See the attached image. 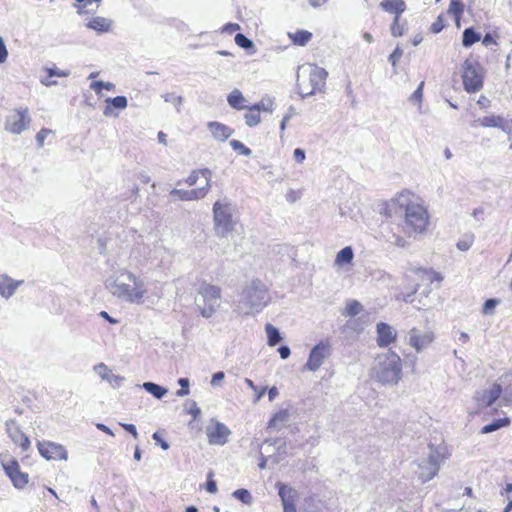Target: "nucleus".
Returning <instances> with one entry per match:
<instances>
[{"instance_id": "nucleus-1", "label": "nucleus", "mask_w": 512, "mask_h": 512, "mask_svg": "<svg viewBox=\"0 0 512 512\" xmlns=\"http://www.w3.org/2000/svg\"><path fill=\"white\" fill-rule=\"evenodd\" d=\"M413 195L409 191L400 192L391 205H397L404 214L403 229L408 235L421 234L427 230L429 215L423 204L412 200Z\"/></svg>"}, {"instance_id": "nucleus-2", "label": "nucleus", "mask_w": 512, "mask_h": 512, "mask_svg": "<svg viewBox=\"0 0 512 512\" xmlns=\"http://www.w3.org/2000/svg\"><path fill=\"white\" fill-rule=\"evenodd\" d=\"M106 288L117 298L129 303H142L145 289L142 280L122 269L116 271L105 282Z\"/></svg>"}, {"instance_id": "nucleus-3", "label": "nucleus", "mask_w": 512, "mask_h": 512, "mask_svg": "<svg viewBox=\"0 0 512 512\" xmlns=\"http://www.w3.org/2000/svg\"><path fill=\"white\" fill-rule=\"evenodd\" d=\"M270 300L267 286L260 279H252L242 288L237 309L244 315H253L261 312Z\"/></svg>"}, {"instance_id": "nucleus-4", "label": "nucleus", "mask_w": 512, "mask_h": 512, "mask_svg": "<svg viewBox=\"0 0 512 512\" xmlns=\"http://www.w3.org/2000/svg\"><path fill=\"white\" fill-rule=\"evenodd\" d=\"M375 380L383 385H395L402 375L401 358L392 351L379 354L372 368Z\"/></svg>"}, {"instance_id": "nucleus-5", "label": "nucleus", "mask_w": 512, "mask_h": 512, "mask_svg": "<svg viewBox=\"0 0 512 512\" xmlns=\"http://www.w3.org/2000/svg\"><path fill=\"white\" fill-rule=\"evenodd\" d=\"M212 210L215 235L219 238H228L238 223L236 205L225 197L217 200Z\"/></svg>"}, {"instance_id": "nucleus-6", "label": "nucleus", "mask_w": 512, "mask_h": 512, "mask_svg": "<svg viewBox=\"0 0 512 512\" xmlns=\"http://www.w3.org/2000/svg\"><path fill=\"white\" fill-rule=\"evenodd\" d=\"M327 72L316 65H306L299 68L297 85L302 97H308L321 91L325 85Z\"/></svg>"}, {"instance_id": "nucleus-7", "label": "nucleus", "mask_w": 512, "mask_h": 512, "mask_svg": "<svg viewBox=\"0 0 512 512\" xmlns=\"http://www.w3.org/2000/svg\"><path fill=\"white\" fill-rule=\"evenodd\" d=\"M428 450L427 456L416 462L417 470L415 473L422 483L430 481L438 474L445 459L443 447L430 444Z\"/></svg>"}, {"instance_id": "nucleus-8", "label": "nucleus", "mask_w": 512, "mask_h": 512, "mask_svg": "<svg viewBox=\"0 0 512 512\" xmlns=\"http://www.w3.org/2000/svg\"><path fill=\"white\" fill-rule=\"evenodd\" d=\"M221 301V289L216 285L202 282L198 288V297L195 302L200 314L204 318H210L219 307Z\"/></svg>"}, {"instance_id": "nucleus-9", "label": "nucleus", "mask_w": 512, "mask_h": 512, "mask_svg": "<svg viewBox=\"0 0 512 512\" xmlns=\"http://www.w3.org/2000/svg\"><path fill=\"white\" fill-rule=\"evenodd\" d=\"M463 86L466 92L475 93L483 87L482 67L474 59H466L462 64Z\"/></svg>"}, {"instance_id": "nucleus-10", "label": "nucleus", "mask_w": 512, "mask_h": 512, "mask_svg": "<svg viewBox=\"0 0 512 512\" xmlns=\"http://www.w3.org/2000/svg\"><path fill=\"white\" fill-rule=\"evenodd\" d=\"M0 463L15 488L22 489L28 483V474L20 470L18 461L7 454L0 455Z\"/></svg>"}, {"instance_id": "nucleus-11", "label": "nucleus", "mask_w": 512, "mask_h": 512, "mask_svg": "<svg viewBox=\"0 0 512 512\" xmlns=\"http://www.w3.org/2000/svg\"><path fill=\"white\" fill-rule=\"evenodd\" d=\"M30 123L31 118L28 109H16L12 114L6 117L4 128L12 134L20 135L28 129Z\"/></svg>"}, {"instance_id": "nucleus-12", "label": "nucleus", "mask_w": 512, "mask_h": 512, "mask_svg": "<svg viewBox=\"0 0 512 512\" xmlns=\"http://www.w3.org/2000/svg\"><path fill=\"white\" fill-rule=\"evenodd\" d=\"M331 347L328 342L320 341L310 353L305 367L312 372L317 371L324 361L330 356Z\"/></svg>"}, {"instance_id": "nucleus-13", "label": "nucleus", "mask_w": 512, "mask_h": 512, "mask_svg": "<svg viewBox=\"0 0 512 512\" xmlns=\"http://www.w3.org/2000/svg\"><path fill=\"white\" fill-rule=\"evenodd\" d=\"M230 434V429L216 419H211L210 424L206 427V435L211 445L226 444Z\"/></svg>"}, {"instance_id": "nucleus-14", "label": "nucleus", "mask_w": 512, "mask_h": 512, "mask_svg": "<svg viewBox=\"0 0 512 512\" xmlns=\"http://www.w3.org/2000/svg\"><path fill=\"white\" fill-rule=\"evenodd\" d=\"M38 450L42 457L47 460H67L68 453L64 446L58 443L44 441L38 443Z\"/></svg>"}, {"instance_id": "nucleus-15", "label": "nucleus", "mask_w": 512, "mask_h": 512, "mask_svg": "<svg viewBox=\"0 0 512 512\" xmlns=\"http://www.w3.org/2000/svg\"><path fill=\"white\" fill-rule=\"evenodd\" d=\"M434 340V333L432 331L421 332L416 328H412L408 332V343L417 352H421L427 348Z\"/></svg>"}, {"instance_id": "nucleus-16", "label": "nucleus", "mask_w": 512, "mask_h": 512, "mask_svg": "<svg viewBox=\"0 0 512 512\" xmlns=\"http://www.w3.org/2000/svg\"><path fill=\"white\" fill-rule=\"evenodd\" d=\"M276 487L278 488V494L283 505V512H296L297 490L281 482H277Z\"/></svg>"}, {"instance_id": "nucleus-17", "label": "nucleus", "mask_w": 512, "mask_h": 512, "mask_svg": "<svg viewBox=\"0 0 512 512\" xmlns=\"http://www.w3.org/2000/svg\"><path fill=\"white\" fill-rule=\"evenodd\" d=\"M476 123L482 127L499 128L503 132L508 133V134H510L511 130H512V122L511 121H508V120L504 119L503 117L496 116V115H489V116H484L482 118H478L477 120L474 121L473 126H475Z\"/></svg>"}, {"instance_id": "nucleus-18", "label": "nucleus", "mask_w": 512, "mask_h": 512, "mask_svg": "<svg viewBox=\"0 0 512 512\" xmlns=\"http://www.w3.org/2000/svg\"><path fill=\"white\" fill-rule=\"evenodd\" d=\"M377 344L380 347H387L396 340L395 329L387 323L380 322L376 326Z\"/></svg>"}, {"instance_id": "nucleus-19", "label": "nucleus", "mask_w": 512, "mask_h": 512, "mask_svg": "<svg viewBox=\"0 0 512 512\" xmlns=\"http://www.w3.org/2000/svg\"><path fill=\"white\" fill-rule=\"evenodd\" d=\"M502 388L499 384H493L489 389L478 392L477 401L483 407L491 406L501 395Z\"/></svg>"}, {"instance_id": "nucleus-20", "label": "nucleus", "mask_w": 512, "mask_h": 512, "mask_svg": "<svg viewBox=\"0 0 512 512\" xmlns=\"http://www.w3.org/2000/svg\"><path fill=\"white\" fill-rule=\"evenodd\" d=\"M170 195L177 197V199L182 201L200 200L207 195V188H196L191 190L174 188L170 191Z\"/></svg>"}, {"instance_id": "nucleus-21", "label": "nucleus", "mask_w": 512, "mask_h": 512, "mask_svg": "<svg viewBox=\"0 0 512 512\" xmlns=\"http://www.w3.org/2000/svg\"><path fill=\"white\" fill-rule=\"evenodd\" d=\"M207 127L213 137L218 141H225L234 133L232 128L217 121L208 122Z\"/></svg>"}, {"instance_id": "nucleus-22", "label": "nucleus", "mask_w": 512, "mask_h": 512, "mask_svg": "<svg viewBox=\"0 0 512 512\" xmlns=\"http://www.w3.org/2000/svg\"><path fill=\"white\" fill-rule=\"evenodd\" d=\"M94 370L103 380L108 381L113 388L119 387L124 380L123 377L113 374L108 366L104 363L96 365Z\"/></svg>"}, {"instance_id": "nucleus-23", "label": "nucleus", "mask_w": 512, "mask_h": 512, "mask_svg": "<svg viewBox=\"0 0 512 512\" xmlns=\"http://www.w3.org/2000/svg\"><path fill=\"white\" fill-rule=\"evenodd\" d=\"M379 6L383 11L394 14V17H400L406 10L404 0H382Z\"/></svg>"}, {"instance_id": "nucleus-24", "label": "nucleus", "mask_w": 512, "mask_h": 512, "mask_svg": "<svg viewBox=\"0 0 512 512\" xmlns=\"http://www.w3.org/2000/svg\"><path fill=\"white\" fill-rule=\"evenodd\" d=\"M22 283V281H15L8 276L0 277V295L3 297L9 298L13 295L17 287Z\"/></svg>"}, {"instance_id": "nucleus-25", "label": "nucleus", "mask_w": 512, "mask_h": 512, "mask_svg": "<svg viewBox=\"0 0 512 512\" xmlns=\"http://www.w3.org/2000/svg\"><path fill=\"white\" fill-rule=\"evenodd\" d=\"M86 27L97 32H107L111 27V21L104 17H94L88 21Z\"/></svg>"}, {"instance_id": "nucleus-26", "label": "nucleus", "mask_w": 512, "mask_h": 512, "mask_svg": "<svg viewBox=\"0 0 512 512\" xmlns=\"http://www.w3.org/2000/svg\"><path fill=\"white\" fill-rule=\"evenodd\" d=\"M227 102L232 108L237 109V110H242V109H246V108L249 109L248 106L243 104L245 102V98H244L243 94L241 93V91L238 89H234L228 95Z\"/></svg>"}, {"instance_id": "nucleus-27", "label": "nucleus", "mask_w": 512, "mask_h": 512, "mask_svg": "<svg viewBox=\"0 0 512 512\" xmlns=\"http://www.w3.org/2000/svg\"><path fill=\"white\" fill-rule=\"evenodd\" d=\"M354 258L353 249L350 246L342 248L336 255L334 264L337 266H343L350 264Z\"/></svg>"}, {"instance_id": "nucleus-28", "label": "nucleus", "mask_w": 512, "mask_h": 512, "mask_svg": "<svg viewBox=\"0 0 512 512\" xmlns=\"http://www.w3.org/2000/svg\"><path fill=\"white\" fill-rule=\"evenodd\" d=\"M141 387L156 399H162L168 392L166 388L154 382H144Z\"/></svg>"}, {"instance_id": "nucleus-29", "label": "nucleus", "mask_w": 512, "mask_h": 512, "mask_svg": "<svg viewBox=\"0 0 512 512\" xmlns=\"http://www.w3.org/2000/svg\"><path fill=\"white\" fill-rule=\"evenodd\" d=\"M6 433L16 443L25 435L14 420H7L5 423Z\"/></svg>"}, {"instance_id": "nucleus-30", "label": "nucleus", "mask_w": 512, "mask_h": 512, "mask_svg": "<svg viewBox=\"0 0 512 512\" xmlns=\"http://www.w3.org/2000/svg\"><path fill=\"white\" fill-rule=\"evenodd\" d=\"M78 2L77 12L79 14L92 13L97 10L101 0H76Z\"/></svg>"}, {"instance_id": "nucleus-31", "label": "nucleus", "mask_w": 512, "mask_h": 512, "mask_svg": "<svg viewBox=\"0 0 512 512\" xmlns=\"http://www.w3.org/2000/svg\"><path fill=\"white\" fill-rule=\"evenodd\" d=\"M292 42L299 46H305L312 38V33L307 30H298L295 33H288Z\"/></svg>"}, {"instance_id": "nucleus-32", "label": "nucleus", "mask_w": 512, "mask_h": 512, "mask_svg": "<svg viewBox=\"0 0 512 512\" xmlns=\"http://www.w3.org/2000/svg\"><path fill=\"white\" fill-rule=\"evenodd\" d=\"M265 332L267 334V343L269 346L274 347L282 340L279 330L270 323L266 324Z\"/></svg>"}, {"instance_id": "nucleus-33", "label": "nucleus", "mask_w": 512, "mask_h": 512, "mask_svg": "<svg viewBox=\"0 0 512 512\" xmlns=\"http://www.w3.org/2000/svg\"><path fill=\"white\" fill-rule=\"evenodd\" d=\"M481 36L472 27L466 28L463 32L462 45L470 47L480 40Z\"/></svg>"}, {"instance_id": "nucleus-34", "label": "nucleus", "mask_w": 512, "mask_h": 512, "mask_svg": "<svg viewBox=\"0 0 512 512\" xmlns=\"http://www.w3.org/2000/svg\"><path fill=\"white\" fill-rule=\"evenodd\" d=\"M289 419V413L287 410H281L276 413L269 421V427L280 428L286 424Z\"/></svg>"}, {"instance_id": "nucleus-35", "label": "nucleus", "mask_w": 512, "mask_h": 512, "mask_svg": "<svg viewBox=\"0 0 512 512\" xmlns=\"http://www.w3.org/2000/svg\"><path fill=\"white\" fill-rule=\"evenodd\" d=\"M510 424V419L509 418H502V419H497V420H494L493 422L485 425L482 429H481V433L482 434H488V433H491V432H494L502 427H506Z\"/></svg>"}, {"instance_id": "nucleus-36", "label": "nucleus", "mask_w": 512, "mask_h": 512, "mask_svg": "<svg viewBox=\"0 0 512 512\" xmlns=\"http://www.w3.org/2000/svg\"><path fill=\"white\" fill-rule=\"evenodd\" d=\"M463 11L464 4L462 0H450L448 13L452 14L455 17L457 24H459V20Z\"/></svg>"}, {"instance_id": "nucleus-37", "label": "nucleus", "mask_w": 512, "mask_h": 512, "mask_svg": "<svg viewBox=\"0 0 512 512\" xmlns=\"http://www.w3.org/2000/svg\"><path fill=\"white\" fill-rule=\"evenodd\" d=\"M362 309L363 306L360 302L357 300H350L345 307L344 315L353 317L358 315Z\"/></svg>"}, {"instance_id": "nucleus-38", "label": "nucleus", "mask_w": 512, "mask_h": 512, "mask_svg": "<svg viewBox=\"0 0 512 512\" xmlns=\"http://www.w3.org/2000/svg\"><path fill=\"white\" fill-rule=\"evenodd\" d=\"M106 103L110 104L113 109L116 108L120 110H123L128 106V100L125 96H116L114 98L109 97L106 99Z\"/></svg>"}, {"instance_id": "nucleus-39", "label": "nucleus", "mask_w": 512, "mask_h": 512, "mask_svg": "<svg viewBox=\"0 0 512 512\" xmlns=\"http://www.w3.org/2000/svg\"><path fill=\"white\" fill-rule=\"evenodd\" d=\"M233 497H235L240 502L250 505L252 503V496L251 493L244 488L237 489L233 492Z\"/></svg>"}, {"instance_id": "nucleus-40", "label": "nucleus", "mask_w": 512, "mask_h": 512, "mask_svg": "<svg viewBox=\"0 0 512 512\" xmlns=\"http://www.w3.org/2000/svg\"><path fill=\"white\" fill-rule=\"evenodd\" d=\"M235 43L243 48V49H246V50H249V49H252L254 47V43L252 40H250L249 38H247L244 34L242 33H237L236 36H235Z\"/></svg>"}, {"instance_id": "nucleus-41", "label": "nucleus", "mask_w": 512, "mask_h": 512, "mask_svg": "<svg viewBox=\"0 0 512 512\" xmlns=\"http://www.w3.org/2000/svg\"><path fill=\"white\" fill-rule=\"evenodd\" d=\"M163 98L165 102L172 103L175 106L177 112L181 111V106L183 104V98L181 96H177L174 93H166L163 95Z\"/></svg>"}, {"instance_id": "nucleus-42", "label": "nucleus", "mask_w": 512, "mask_h": 512, "mask_svg": "<svg viewBox=\"0 0 512 512\" xmlns=\"http://www.w3.org/2000/svg\"><path fill=\"white\" fill-rule=\"evenodd\" d=\"M230 146L233 148V150L238 151L241 155L250 156L252 154V150L246 147L239 140H231Z\"/></svg>"}, {"instance_id": "nucleus-43", "label": "nucleus", "mask_w": 512, "mask_h": 512, "mask_svg": "<svg viewBox=\"0 0 512 512\" xmlns=\"http://www.w3.org/2000/svg\"><path fill=\"white\" fill-rule=\"evenodd\" d=\"M390 30L394 37H400L404 34V25L400 23V17H394Z\"/></svg>"}, {"instance_id": "nucleus-44", "label": "nucleus", "mask_w": 512, "mask_h": 512, "mask_svg": "<svg viewBox=\"0 0 512 512\" xmlns=\"http://www.w3.org/2000/svg\"><path fill=\"white\" fill-rule=\"evenodd\" d=\"M423 88H424V82H421L417 89L413 92V94L410 96L409 100L411 102L417 103L419 108L422 106V100H423Z\"/></svg>"}, {"instance_id": "nucleus-45", "label": "nucleus", "mask_w": 512, "mask_h": 512, "mask_svg": "<svg viewBox=\"0 0 512 512\" xmlns=\"http://www.w3.org/2000/svg\"><path fill=\"white\" fill-rule=\"evenodd\" d=\"M245 123L249 127L258 125L261 121L260 114L256 112L246 113L244 115Z\"/></svg>"}, {"instance_id": "nucleus-46", "label": "nucleus", "mask_w": 512, "mask_h": 512, "mask_svg": "<svg viewBox=\"0 0 512 512\" xmlns=\"http://www.w3.org/2000/svg\"><path fill=\"white\" fill-rule=\"evenodd\" d=\"M178 384L180 385L181 389H179L177 392H176V395L178 397H183V396H186L189 394V379L188 378H179L178 379Z\"/></svg>"}, {"instance_id": "nucleus-47", "label": "nucleus", "mask_w": 512, "mask_h": 512, "mask_svg": "<svg viewBox=\"0 0 512 512\" xmlns=\"http://www.w3.org/2000/svg\"><path fill=\"white\" fill-rule=\"evenodd\" d=\"M387 241L397 247H405L407 245V241L405 240V238H403L402 236L400 235H397L395 233H393L391 236H389L387 238Z\"/></svg>"}, {"instance_id": "nucleus-48", "label": "nucleus", "mask_w": 512, "mask_h": 512, "mask_svg": "<svg viewBox=\"0 0 512 512\" xmlns=\"http://www.w3.org/2000/svg\"><path fill=\"white\" fill-rule=\"evenodd\" d=\"M46 72L49 77H68L70 75V71L60 70L55 66L51 68H46Z\"/></svg>"}, {"instance_id": "nucleus-49", "label": "nucleus", "mask_w": 512, "mask_h": 512, "mask_svg": "<svg viewBox=\"0 0 512 512\" xmlns=\"http://www.w3.org/2000/svg\"><path fill=\"white\" fill-rule=\"evenodd\" d=\"M198 171H199V175H201L206 181L205 186H203L202 188H207V193H208L211 188L212 172L208 168L200 169Z\"/></svg>"}, {"instance_id": "nucleus-50", "label": "nucleus", "mask_w": 512, "mask_h": 512, "mask_svg": "<svg viewBox=\"0 0 512 512\" xmlns=\"http://www.w3.org/2000/svg\"><path fill=\"white\" fill-rule=\"evenodd\" d=\"M52 133V130L42 128L36 135V142L39 148L43 147L45 138Z\"/></svg>"}, {"instance_id": "nucleus-51", "label": "nucleus", "mask_w": 512, "mask_h": 512, "mask_svg": "<svg viewBox=\"0 0 512 512\" xmlns=\"http://www.w3.org/2000/svg\"><path fill=\"white\" fill-rule=\"evenodd\" d=\"M403 50L397 46L394 51L390 54L388 60L393 67H396L397 61L402 57Z\"/></svg>"}, {"instance_id": "nucleus-52", "label": "nucleus", "mask_w": 512, "mask_h": 512, "mask_svg": "<svg viewBox=\"0 0 512 512\" xmlns=\"http://www.w3.org/2000/svg\"><path fill=\"white\" fill-rule=\"evenodd\" d=\"M272 103L268 101L266 104L264 100H261L259 103L254 104L252 107H249L251 111H271Z\"/></svg>"}, {"instance_id": "nucleus-53", "label": "nucleus", "mask_w": 512, "mask_h": 512, "mask_svg": "<svg viewBox=\"0 0 512 512\" xmlns=\"http://www.w3.org/2000/svg\"><path fill=\"white\" fill-rule=\"evenodd\" d=\"M268 443H269L270 445H274V446H276V449H277V451H278V453H279V454H287V451H286V449H285V445H286V444H285V441H283L282 439H276V440H274V442H273V443H270L268 440H266V441L264 442V444H268Z\"/></svg>"}, {"instance_id": "nucleus-54", "label": "nucleus", "mask_w": 512, "mask_h": 512, "mask_svg": "<svg viewBox=\"0 0 512 512\" xmlns=\"http://www.w3.org/2000/svg\"><path fill=\"white\" fill-rule=\"evenodd\" d=\"M498 300L497 299H488L485 301L484 305H483V313L484 314H489L491 313V311L496 307V305L498 304Z\"/></svg>"}, {"instance_id": "nucleus-55", "label": "nucleus", "mask_w": 512, "mask_h": 512, "mask_svg": "<svg viewBox=\"0 0 512 512\" xmlns=\"http://www.w3.org/2000/svg\"><path fill=\"white\" fill-rule=\"evenodd\" d=\"M8 57V50L6 48L4 39L0 36V64L4 63Z\"/></svg>"}, {"instance_id": "nucleus-56", "label": "nucleus", "mask_w": 512, "mask_h": 512, "mask_svg": "<svg viewBox=\"0 0 512 512\" xmlns=\"http://www.w3.org/2000/svg\"><path fill=\"white\" fill-rule=\"evenodd\" d=\"M225 378V373L223 371H218L213 374L211 379V385L213 387L219 386L221 381Z\"/></svg>"}, {"instance_id": "nucleus-57", "label": "nucleus", "mask_w": 512, "mask_h": 512, "mask_svg": "<svg viewBox=\"0 0 512 512\" xmlns=\"http://www.w3.org/2000/svg\"><path fill=\"white\" fill-rule=\"evenodd\" d=\"M187 413L192 415L194 419H196L200 415L201 410L197 406V403L195 401L190 402V406L189 408H187Z\"/></svg>"}, {"instance_id": "nucleus-58", "label": "nucleus", "mask_w": 512, "mask_h": 512, "mask_svg": "<svg viewBox=\"0 0 512 512\" xmlns=\"http://www.w3.org/2000/svg\"><path fill=\"white\" fill-rule=\"evenodd\" d=\"M472 242H473V238L472 237H470L468 239H465V240H460L457 243V248L459 250H461V251H466V250H468L471 247Z\"/></svg>"}, {"instance_id": "nucleus-59", "label": "nucleus", "mask_w": 512, "mask_h": 512, "mask_svg": "<svg viewBox=\"0 0 512 512\" xmlns=\"http://www.w3.org/2000/svg\"><path fill=\"white\" fill-rule=\"evenodd\" d=\"M198 177H199V171L198 170H194L192 171V173L185 179V183L188 185V186H194L196 183H197V180H198Z\"/></svg>"}, {"instance_id": "nucleus-60", "label": "nucleus", "mask_w": 512, "mask_h": 512, "mask_svg": "<svg viewBox=\"0 0 512 512\" xmlns=\"http://www.w3.org/2000/svg\"><path fill=\"white\" fill-rule=\"evenodd\" d=\"M120 425L127 431L129 432L130 434H132V436L137 439L138 438V432H137V429H136V426L134 424H127V423H120Z\"/></svg>"}, {"instance_id": "nucleus-61", "label": "nucleus", "mask_w": 512, "mask_h": 512, "mask_svg": "<svg viewBox=\"0 0 512 512\" xmlns=\"http://www.w3.org/2000/svg\"><path fill=\"white\" fill-rule=\"evenodd\" d=\"M152 438L161 446L163 450H167L169 448L168 442L163 440L158 432H155Z\"/></svg>"}, {"instance_id": "nucleus-62", "label": "nucleus", "mask_w": 512, "mask_h": 512, "mask_svg": "<svg viewBox=\"0 0 512 512\" xmlns=\"http://www.w3.org/2000/svg\"><path fill=\"white\" fill-rule=\"evenodd\" d=\"M294 159L298 163H302L305 160V152L300 148H296L293 153Z\"/></svg>"}, {"instance_id": "nucleus-63", "label": "nucleus", "mask_w": 512, "mask_h": 512, "mask_svg": "<svg viewBox=\"0 0 512 512\" xmlns=\"http://www.w3.org/2000/svg\"><path fill=\"white\" fill-rule=\"evenodd\" d=\"M278 352L280 354V357L282 359H287L290 354H291V350L290 348L287 346V345H282L278 348Z\"/></svg>"}, {"instance_id": "nucleus-64", "label": "nucleus", "mask_w": 512, "mask_h": 512, "mask_svg": "<svg viewBox=\"0 0 512 512\" xmlns=\"http://www.w3.org/2000/svg\"><path fill=\"white\" fill-rule=\"evenodd\" d=\"M15 444L19 445L24 451H26L30 447V440L26 435H24L21 440L17 441Z\"/></svg>"}]
</instances>
